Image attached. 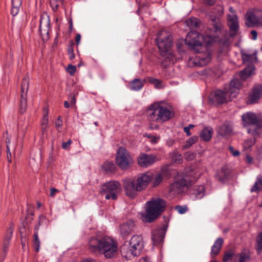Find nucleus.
<instances>
[{
    "label": "nucleus",
    "instance_id": "nucleus-47",
    "mask_svg": "<svg viewBox=\"0 0 262 262\" xmlns=\"http://www.w3.org/2000/svg\"><path fill=\"white\" fill-rule=\"evenodd\" d=\"M175 209L180 214L185 213L188 210L186 206H176Z\"/></svg>",
    "mask_w": 262,
    "mask_h": 262
},
{
    "label": "nucleus",
    "instance_id": "nucleus-4",
    "mask_svg": "<svg viewBox=\"0 0 262 262\" xmlns=\"http://www.w3.org/2000/svg\"><path fill=\"white\" fill-rule=\"evenodd\" d=\"M147 120L152 124L166 122L172 118L173 112L161 102H155L149 105L146 109Z\"/></svg>",
    "mask_w": 262,
    "mask_h": 262
},
{
    "label": "nucleus",
    "instance_id": "nucleus-64",
    "mask_svg": "<svg viewBox=\"0 0 262 262\" xmlns=\"http://www.w3.org/2000/svg\"><path fill=\"white\" fill-rule=\"evenodd\" d=\"M64 106L66 108H69L70 106V104L67 101H65L64 102Z\"/></svg>",
    "mask_w": 262,
    "mask_h": 262
},
{
    "label": "nucleus",
    "instance_id": "nucleus-20",
    "mask_svg": "<svg viewBox=\"0 0 262 262\" xmlns=\"http://www.w3.org/2000/svg\"><path fill=\"white\" fill-rule=\"evenodd\" d=\"M230 170L227 166H223L216 173L215 179L219 182L224 183L229 179Z\"/></svg>",
    "mask_w": 262,
    "mask_h": 262
},
{
    "label": "nucleus",
    "instance_id": "nucleus-36",
    "mask_svg": "<svg viewBox=\"0 0 262 262\" xmlns=\"http://www.w3.org/2000/svg\"><path fill=\"white\" fill-rule=\"evenodd\" d=\"M103 170L107 172H113L116 169V166L112 161H105L102 165Z\"/></svg>",
    "mask_w": 262,
    "mask_h": 262
},
{
    "label": "nucleus",
    "instance_id": "nucleus-13",
    "mask_svg": "<svg viewBox=\"0 0 262 262\" xmlns=\"http://www.w3.org/2000/svg\"><path fill=\"white\" fill-rule=\"evenodd\" d=\"M29 77L25 76L22 80L21 85V99L19 104V112L20 113H25L27 108V94L29 89Z\"/></svg>",
    "mask_w": 262,
    "mask_h": 262
},
{
    "label": "nucleus",
    "instance_id": "nucleus-46",
    "mask_svg": "<svg viewBox=\"0 0 262 262\" xmlns=\"http://www.w3.org/2000/svg\"><path fill=\"white\" fill-rule=\"evenodd\" d=\"M60 0H50V5L54 11H56L59 5Z\"/></svg>",
    "mask_w": 262,
    "mask_h": 262
},
{
    "label": "nucleus",
    "instance_id": "nucleus-16",
    "mask_svg": "<svg viewBox=\"0 0 262 262\" xmlns=\"http://www.w3.org/2000/svg\"><path fill=\"white\" fill-rule=\"evenodd\" d=\"M50 28V20L48 15H42L40 18L39 32L42 38L48 37Z\"/></svg>",
    "mask_w": 262,
    "mask_h": 262
},
{
    "label": "nucleus",
    "instance_id": "nucleus-9",
    "mask_svg": "<svg viewBox=\"0 0 262 262\" xmlns=\"http://www.w3.org/2000/svg\"><path fill=\"white\" fill-rule=\"evenodd\" d=\"M121 190V184L117 181H110L102 185L100 188V194L106 200H116Z\"/></svg>",
    "mask_w": 262,
    "mask_h": 262
},
{
    "label": "nucleus",
    "instance_id": "nucleus-6",
    "mask_svg": "<svg viewBox=\"0 0 262 262\" xmlns=\"http://www.w3.org/2000/svg\"><path fill=\"white\" fill-rule=\"evenodd\" d=\"M156 41L161 55L163 57H165L162 60V64L163 66L166 67L171 62H173L174 59V55L171 51L173 45L172 36L166 32L160 31L156 39Z\"/></svg>",
    "mask_w": 262,
    "mask_h": 262
},
{
    "label": "nucleus",
    "instance_id": "nucleus-23",
    "mask_svg": "<svg viewBox=\"0 0 262 262\" xmlns=\"http://www.w3.org/2000/svg\"><path fill=\"white\" fill-rule=\"evenodd\" d=\"M223 242V239L221 237H219L216 239L211 248V251L210 253L211 257L217 255L219 253L222 247Z\"/></svg>",
    "mask_w": 262,
    "mask_h": 262
},
{
    "label": "nucleus",
    "instance_id": "nucleus-18",
    "mask_svg": "<svg viewBox=\"0 0 262 262\" xmlns=\"http://www.w3.org/2000/svg\"><path fill=\"white\" fill-rule=\"evenodd\" d=\"M262 96V85L257 84L252 89L251 93L248 97V101L250 103H255L261 98Z\"/></svg>",
    "mask_w": 262,
    "mask_h": 262
},
{
    "label": "nucleus",
    "instance_id": "nucleus-12",
    "mask_svg": "<svg viewBox=\"0 0 262 262\" xmlns=\"http://www.w3.org/2000/svg\"><path fill=\"white\" fill-rule=\"evenodd\" d=\"M191 185V181L182 178L171 184L169 187V193L176 196L183 192L184 188Z\"/></svg>",
    "mask_w": 262,
    "mask_h": 262
},
{
    "label": "nucleus",
    "instance_id": "nucleus-63",
    "mask_svg": "<svg viewBox=\"0 0 262 262\" xmlns=\"http://www.w3.org/2000/svg\"><path fill=\"white\" fill-rule=\"evenodd\" d=\"M76 98H75V96H72V97L71 98V101H70L71 104H75L76 103Z\"/></svg>",
    "mask_w": 262,
    "mask_h": 262
},
{
    "label": "nucleus",
    "instance_id": "nucleus-55",
    "mask_svg": "<svg viewBox=\"0 0 262 262\" xmlns=\"http://www.w3.org/2000/svg\"><path fill=\"white\" fill-rule=\"evenodd\" d=\"M58 191H59L58 190H57V189H56L55 188H51L50 196L51 197H54L55 196V193Z\"/></svg>",
    "mask_w": 262,
    "mask_h": 262
},
{
    "label": "nucleus",
    "instance_id": "nucleus-56",
    "mask_svg": "<svg viewBox=\"0 0 262 262\" xmlns=\"http://www.w3.org/2000/svg\"><path fill=\"white\" fill-rule=\"evenodd\" d=\"M9 243H10L9 241L4 240L3 246H4V251H6V250H7L9 245Z\"/></svg>",
    "mask_w": 262,
    "mask_h": 262
},
{
    "label": "nucleus",
    "instance_id": "nucleus-31",
    "mask_svg": "<svg viewBox=\"0 0 262 262\" xmlns=\"http://www.w3.org/2000/svg\"><path fill=\"white\" fill-rule=\"evenodd\" d=\"M211 34H205L202 35V37L203 38V41L207 47L208 46L210 45L213 41L215 40V38H217L219 35L216 34L211 33Z\"/></svg>",
    "mask_w": 262,
    "mask_h": 262
},
{
    "label": "nucleus",
    "instance_id": "nucleus-34",
    "mask_svg": "<svg viewBox=\"0 0 262 262\" xmlns=\"http://www.w3.org/2000/svg\"><path fill=\"white\" fill-rule=\"evenodd\" d=\"M21 5V0H12L11 14L13 16L16 15Z\"/></svg>",
    "mask_w": 262,
    "mask_h": 262
},
{
    "label": "nucleus",
    "instance_id": "nucleus-44",
    "mask_svg": "<svg viewBox=\"0 0 262 262\" xmlns=\"http://www.w3.org/2000/svg\"><path fill=\"white\" fill-rule=\"evenodd\" d=\"M196 156V154L195 152H192L190 151H187L184 154V158L188 161H190L193 160Z\"/></svg>",
    "mask_w": 262,
    "mask_h": 262
},
{
    "label": "nucleus",
    "instance_id": "nucleus-57",
    "mask_svg": "<svg viewBox=\"0 0 262 262\" xmlns=\"http://www.w3.org/2000/svg\"><path fill=\"white\" fill-rule=\"evenodd\" d=\"M251 34L252 36V39L254 40H256L257 39V33L255 30H252L251 31Z\"/></svg>",
    "mask_w": 262,
    "mask_h": 262
},
{
    "label": "nucleus",
    "instance_id": "nucleus-8",
    "mask_svg": "<svg viewBox=\"0 0 262 262\" xmlns=\"http://www.w3.org/2000/svg\"><path fill=\"white\" fill-rule=\"evenodd\" d=\"M244 126H248V134L252 136H260L262 134V117L252 112L242 115Z\"/></svg>",
    "mask_w": 262,
    "mask_h": 262
},
{
    "label": "nucleus",
    "instance_id": "nucleus-51",
    "mask_svg": "<svg viewBox=\"0 0 262 262\" xmlns=\"http://www.w3.org/2000/svg\"><path fill=\"white\" fill-rule=\"evenodd\" d=\"M12 234H13V231L11 229H9L8 230V232L5 236L4 240L8 241L10 242L11 240V238L12 237Z\"/></svg>",
    "mask_w": 262,
    "mask_h": 262
},
{
    "label": "nucleus",
    "instance_id": "nucleus-24",
    "mask_svg": "<svg viewBox=\"0 0 262 262\" xmlns=\"http://www.w3.org/2000/svg\"><path fill=\"white\" fill-rule=\"evenodd\" d=\"M254 70V66L251 64L247 66L244 70L241 71L239 73V76L242 80H245L252 74Z\"/></svg>",
    "mask_w": 262,
    "mask_h": 262
},
{
    "label": "nucleus",
    "instance_id": "nucleus-39",
    "mask_svg": "<svg viewBox=\"0 0 262 262\" xmlns=\"http://www.w3.org/2000/svg\"><path fill=\"white\" fill-rule=\"evenodd\" d=\"M171 158L174 162L181 164L183 162L182 155L177 151H173L171 153Z\"/></svg>",
    "mask_w": 262,
    "mask_h": 262
},
{
    "label": "nucleus",
    "instance_id": "nucleus-61",
    "mask_svg": "<svg viewBox=\"0 0 262 262\" xmlns=\"http://www.w3.org/2000/svg\"><path fill=\"white\" fill-rule=\"evenodd\" d=\"M80 262H97V261L93 258H85L81 260Z\"/></svg>",
    "mask_w": 262,
    "mask_h": 262
},
{
    "label": "nucleus",
    "instance_id": "nucleus-28",
    "mask_svg": "<svg viewBox=\"0 0 262 262\" xmlns=\"http://www.w3.org/2000/svg\"><path fill=\"white\" fill-rule=\"evenodd\" d=\"M205 187L203 185H199L193 190L191 193L192 197L196 199H202L204 195Z\"/></svg>",
    "mask_w": 262,
    "mask_h": 262
},
{
    "label": "nucleus",
    "instance_id": "nucleus-11",
    "mask_svg": "<svg viewBox=\"0 0 262 262\" xmlns=\"http://www.w3.org/2000/svg\"><path fill=\"white\" fill-rule=\"evenodd\" d=\"M115 162L116 165L121 169L125 170L131 166L134 161L127 149L121 146L117 149Z\"/></svg>",
    "mask_w": 262,
    "mask_h": 262
},
{
    "label": "nucleus",
    "instance_id": "nucleus-54",
    "mask_svg": "<svg viewBox=\"0 0 262 262\" xmlns=\"http://www.w3.org/2000/svg\"><path fill=\"white\" fill-rule=\"evenodd\" d=\"M160 138V137L159 136H152L151 138H150V142L152 144L157 143L159 140Z\"/></svg>",
    "mask_w": 262,
    "mask_h": 262
},
{
    "label": "nucleus",
    "instance_id": "nucleus-49",
    "mask_svg": "<svg viewBox=\"0 0 262 262\" xmlns=\"http://www.w3.org/2000/svg\"><path fill=\"white\" fill-rule=\"evenodd\" d=\"M76 70V67L74 66H72L71 64H69L67 69V72L70 74V75L73 76L74 75Z\"/></svg>",
    "mask_w": 262,
    "mask_h": 262
},
{
    "label": "nucleus",
    "instance_id": "nucleus-38",
    "mask_svg": "<svg viewBox=\"0 0 262 262\" xmlns=\"http://www.w3.org/2000/svg\"><path fill=\"white\" fill-rule=\"evenodd\" d=\"M48 124V113H47L43 117L41 121V132L42 134H45L47 132V129Z\"/></svg>",
    "mask_w": 262,
    "mask_h": 262
},
{
    "label": "nucleus",
    "instance_id": "nucleus-10",
    "mask_svg": "<svg viewBox=\"0 0 262 262\" xmlns=\"http://www.w3.org/2000/svg\"><path fill=\"white\" fill-rule=\"evenodd\" d=\"M245 25L248 27L262 26V10L256 8L248 9L245 15Z\"/></svg>",
    "mask_w": 262,
    "mask_h": 262
},
{
    "label": "nucleus",
    "instance_id": "nucleus-60",
    "mask_svg": "<svg viewBox=\"0 0 262 262\" xmlns=\"http://www.w3.org/2000/svg\"><path fill=\"white\" fill-rule=\"evenodd\" d=\"M246 161L249 164H251L253 162V158L249 155H247L246 157Z\"/></svg>",
    "mask_w": 262,
    "mask_h": 262
},
{
    "label": "nucleus",
    "instance_id": "nucleus-40",
    "mask_svg": "<svg viewBox=\"0 0 262 262\" xmlns=\"http://www.w3.org/2000/svg\"><path fill=\"white\" fill-rule=\"evenodd\" d=\"M198 140V137L195 136H193L189 138L185 142V145L183 147V149L185 150L189 148L193 144H194Z\"/></svg>",
    "mask_w": 262,
    "mask_h": 262
},
{
    "label": "nucleus",
    "instance_id": "nucleus-25",
    "mask_svg": "<svg viewBox=\"0 0 262 262\" xmlns=\"http://www.w3.org/2000/svg\"><path fill=\"white\" fill-rule=\"evenodd\" d=\"M213 133L212 128L207 127L202 129L200 136L202 140L208 141L211 139Z\"/></svg>",
    "mask_w": 262,
    "mask_h": 262
},
{
    "label": "nucleus",
    "instance_id": "nucleus-62",
    "mask_svg": "<svg viewBox=\"0 0 262 262\" xmlns=\"http://www.w3.org/2000/svg\"><path fill=\"white\" fill-rule=\"evenodd\" d=\"M184 131L186 134L187 136H189L191 134V133L190 132V129H189V128H188L187 127H184Z\"/></svg>",
    "mask_w": 262,
    "mask_h": 262
},
{
    "label": "nucleus",
    "instance_id": "nucleus-2",
    "mask_svg": "<svg viewBox=\"0 0 262 262\" xmlns=\"http://www.w3.org/2000/svg\"><path fill=\"white\" fill-rule=\"evenodd\" d=\"M200 35L196 31L189 32L185 39V43L195 52L199 53L193 60L195 66L202 67L207 65L211 60V53L208 47L200 40Z\"/></svg>",
    "mask_w": 262,
    "mask_h": 262
},
{
    "label": "nucleus",
    "instance_id": "nucleus-35",
    "mask_svg": "<svg viewBox=\"0 0 262 262\" xmlns=\"http://www.w3.org/2000/svg\"><path fill=\"white\" fill-rule=\"evenodd\" d=\"M262 189V176L258 175L257 177L256 181L251 189V192H258Z\"/></svg>",
    "mask_w": 262,
    "mask_h": 262
},
{
    "label": "nucleus",
    "instance_id": "nucleus-5",
    "mask_svg": "<svg viewBox=\"0 0 262 262\" xmlns=\"http://www.w3.org/2000/svg\"><path fill=\"white\" fill-rule=\"evenodd\" d=\"M241 82L238 79L231 80L229 85L223 90H218L211 95V99L213 103L221 104L231 101L236 97L238 90L241 86Z\"/></svg>",
    "mask_w": 262,
    "mask_h": 262
},
{
    "label": "nucleus",
    "instance_id": "nucleus-32",
    "mask_svg": "<svg viewBox=\"0 0 262 262\" xmlns=\"http://www.w3.org/2000/svg\"><path fill=\"white\" fill-rule=\"evenodd\" d=\"M252 138L247 139L244 141L243 147L244 150H251L252 147L256 143V138L258 136H253Z\"/></svg>",
    "mask_w": 262,
    "mask_h": 262
},
{
    "label": "nucleus",
    "instance_id": "nucleus-27",
    "mask_svg": "<svg viewBox=\"0 0 262 262\" xmlns=\"http://www.w3.org/2000/svg\"><path fill=\"white\" fill-rule=\"evenodd\" d=\"M40 224L38 223L35 226L34 228V239L33 244L34 247L36 252H38L40 250V242L38 238V230L39 228Z\"/></svg>",
    "mask_w": 262,
    "mask_h": 262
},
{
    "label": "nucleus",
    "instance_id": "nucleus-59",
    "mask_svg": "<svg viewBox=\"0 0 262 262\" xmlns=\"http://www.w3.org/2000/svg\"><path fill=\"white\" fill-rule=\"evenodd\" d=\"M81 39V35L80 34H77L75 36V41L76 42L77 45L79 44L80 41Z\"/></svg>",
    "mask_w": 262,
    "mask_h": 262
},
{
    "label": "nucleus",
    "instance_id": "nucleus-26",
    "mask_svg": "<svg viewBox=\"0 0 262 262\" xmlns=\"http://www.w3.org/2000/svg\"><path fill=\"white\" fill-rule=\"evenodd\" d=\"M242 58L244 63H253L257 61L256 53L249 54L248 53H242Z\"/></svg>",
    "mask_w": 262,
    "mask_h": 262
},
{
    "label": "nucleus",
    "instance_id": "nucleus-53",
    "mask_svg": "<svg viewBox=\"0 0 262 262\" xmlns=\"http://www.w3.org/2000/svg\"><path fill=\"white\" fill-rule=\"evenodd\" d=\"M229 149L233 156L237 157V156H239V151L234 150V148L232 146H229Z\"/></svg>",
    "mask_w": 262,
    "mask_h": 262
},
{
    "label": "nucleus",
    "instance_id": "nucleus-3",
    "mask_svg": "<svg viewBox=\"0 0 262 262\" xmlns=\"http://www.w3.org/2000/svg\"><path fill=\"white\" fill-rule=\"evenodd\" d=\"M152 178L150 172L141 173L133 180L127 179L123 182V187L126 195L130 198H134L138 192L146 188Z\"/></svg>",
    "mask_w": 262,
    "mask_h": 262
},
{
    "label": "nucleus",
    "instance_id": "nucleus-33",
    "mask_svg": "<svg viewBox=\"0 0 262 262\" xmlns=\"http://www.w3.org/2000/svg\"><path fill=\"white\" fill-rule=\"evenodd\" d=\"M238 262H249L251 260L250 253L248 251H243L236 255Z\"/></svg>",
    "mask_w": 262,
    "mask_h": 262
},
{
    "label": "nucleus",
    "instance_id": "nucleus-22",
    "mask_svg": "<svg viewBox=\"0 0 262 262\" xmlns=\"http://www.w3.org/2000/svg\"><path fill=\"white\" fill-rule=\"evenodd\" d=\"M211 25L212 28L210 29L211 33H214L217 35L221 33V31L223 28V25L218 17H212L211 18Z\"/></svg>",
    "mask_w": 262,
    "mask_h": 262
},
{
    "label": "nucleus",
    "instance_id": "nucleus-1",
    "mask_svg": "<svg viewBox=\"0 0 262 262\" xmlns=\"http://www.w3.org/2000/svg\"><path fill=\"white\" fill-rule=\"evenodd\" d=\"M88 248L91 253L103 254L107 258H113L118 251L116 242L107 236L90 237L88 242Z\"/></svg>",
    "mask_w": 262,
    "mask_h": 262
},
{
    "label": "nucleus",
    "instance_id": "nucleus-29",
    "mask_svg": "<svg viewBox=\"0 0 262 262\" xmlns=\"http://www.w3.org/2000/svg\"><path fill=\"white\" fill-rule=\"evenodd\" d=\"M144 82L139 79H135L129 83V88L133 91H139L143 86Z\"/></svg>",
    "mask_w": 262,
    "mask_h": 262
},
{
    "label": "nucleus",
    "instance_id": "nucleus-43",
    "mask_svg": "<svg viewBox=\"0 0 262 262\" xmlns=\"http://www.w3.org/2000/svg\"><path fill=\"white\" fill-rule=\"evenodd\" d=\"M256 243V250L258 253H260L262 251V232L259 234Z\"/></svg>",
    "mask_w": 262,
    "mask_h": 262
},
{
    "label": "nucleus",
    "instance_id": "nucleus-45",
    "mask_svg": "<svg viewBox=\"0 0 262 262\" xmlns=\"http://www.w3.org/2000/svg\"><path fill=\"white\" fill-rule=\"evenodd\" d=\"M73 45L74 42L73 41H71V45L69 46L68 50V55L71 60L73 59L75 57L73 47Z\"/></svg>",
    "mask_w": 262,
    "mask_h": 262
},
{
    "label": "nucleus",
    "instance_id": "nucleus-7",
    "mask_svg": "<svg viewBox=\"0 0 262 262\" xmlns=\"http://www.w3.org/2000/svg\"><path fill=\"white\" fill-rule=\"evenodd\" d=\"M165 201L160 198H152L146 203L145 212L142 214L144 222L151 223L156 220L165 210Z\"/></svg>",
    "mask_w": 262,
    "mask_h": 262
},
{
    "label": "nucleus",
    "instance_id": "nucleus-50",
    "mask_svg": "<svg viewBox=\"0 0 262 262\" xmlns=\"http://www.w3.org/2000/svg\"><path fill=\"white\" fill-rule=\"evenodd\" d=\"M72 143V141L71 139H69L66 142H63L62 144V148L64 149L68 150L70 148V146Z\"/></svg>",
    "mask_w": 262,
    "mask_h": 262
},
{
    "label": "nucleus",
    "instance_id": "nucleus-52",
    "mask_svg": "<svg viewBox=\"0 0 262 262\" xmlns=\"http://www.w3.org/2000/svg\"><path fill=\"white\" fill-rule=\"evenodd\" d=\"M150 82L155 84L156 86H158V85L161 84V81L158 79L156 78H150Z\"/></svg>",
    "mask_w": 262,
    "mask_h": 262
},
{
    "label": "nucleus",
    "instance_id": "nucleus-58",
    "mask_svg": "<svg viewBox=\"0 0 262 262\" xmlns=\"http://www.w3.org/2000/svg\"><path fill=\"white\" fill-rule=\"evenodd\" d=\"M176 46L179 52H183V50L182 49V47L183 46V44L182 43H180L179 42H177Z\"/></svg>",
    "mask_w": 262,
    "mask_h": 262
},
{
    "label": "nucleus",
    "instance_id": "nucleus-15",
    "mask_svg": "<svg viewBox=\"0 0 262 262\" xmlns=\"http://www.w3.org/2000/svg\"><path fill=\"white\" fill-rule=\"evenodd\" d=\"M166 230V227L164 226L152 231L151 239L154 245L159 246L163 243Z\"/></svg>",
    "mask_w": 262,
    "mask_h": 262
},
{
    "label": "nucleus",
    "instance_id": "nucleus-17",
    "mask_svg": "<svg viewBox=\"0 0 262 262\" xmlns=\"http://www.w3.org/2000/svg\"><path fill=\"white\" fill-rule=\"evenodd\" d=\"M156 156L154 155H147L146 154H141L138 159V165L142 167H147L156 161Z\"/></svg>",
    "mask_w": 262,
    "mask_h": 262
},
{
    "label": "nucleus",
    "instance_id": "nucleus-37",
    "mask_svg": "<svg viewBox=\"0 0 262 262\" xmlns=\"http://www.w3.org/2000/svg\"><path fill=\"white\" fill-rule=\"evenodd\" d=\"M153 181L152 183V186L156 187L159 186L163 180V175L161 173H158L154 177L152 176Z\"/></svg>",
    "mask_w": 262,
    "mask_h": 262
},
{
    "label": "nucleus",
    "instance_id": "nucleus-14",
    "mask_svg": "<svg viewBox=\"0 0 262 262\" xmlns=\"http://www.w3.org/2000/svg\"><path fill=\"white\" fill-rule=\"evenodd\" d=\"M143 248V242L141 236L135 235L132 236L129 245V251L133 256L140 254Z\"/></svg>",
    "mask_w": 262,
    "mask_h": 262
},
{
    "label": "nucleus",
    "instance_id": "nucleus-48",
    "mask_svg": "<svg viewBox=\"0 0 262 262\" xmlns=\"http://www.w3.org/2000/svg\"><path fill=\"white\" fill-rule=\"evenodd\" d=\"M62 125V120L61 116H59L55 122V126L58 132H60L61 126Z\"/></svg>",
    "mask_w": 262,
    "mask_h": 262
},
{
    "label": "nucleus",
    "instance_id": "nucleus-19",
    "mask_svg": "<svg viewBox=\"0 0 262 262\" xmlns=\"http://www.w3.org/2000/svg\"><path fill=\"white\" fill-rule=\"evenodd\" d=\"M228 25L229 28L230 36H234L239 29V25L237 16L236 15H228Z\"/></svg>",
    "mask_w": 262,
    "mask_h": 262
},
{
    "label": "nucleus",
    "instance_id": "nucleus-30",
    "mask_svg": "<svg viewBox=\"0 0 262 262\" xmlns=\"http://www.w3.org/2000/svg\"><path fill=\"white\" fill-rule=\"evenodd\" d=\"M232 130V126L228 123H224L219 129V133L222 136L230 135Z\"/></svg>",
    "mask_w": 262,
    "mask_h": 262
},
{
    "label": "nucleus",
    "instance_id": "nucleus-21",
    "mask_svg": "<svg viewBox=\"0 0 262 262\" xmlns=\"http://www.w3.org/2000/svg\"><path fill=\"white\" fill-rule=\"evenodd\" d=\"M135 227V224L132 221H128L125 223L120 225L119 232L120 234L123 237L128 235L133 231Z\"/></svg>",
    "mask_w": 262,
    "mask_h": 262
},
{
    "label": "nucleus",
    "instance_id": "nucleus-41",
    "mask_svg": "<svg viewBox=\"0 0 262 262\" xmlns=\"http://www.w3.org/2000/svg\"><path fill=\"white\" fill-rule=\"evenodd\" d=\"M198 19L191 17L186 20V25L189 28H195L199 26Z\"/></svg>",
    "mask_w": 262,
    "mask_h": 262
},
{
    "label": "nucleus",
    "instance_id": "nucleus-42",
    "mask_svg": "<svg viewBox=\"0 0 262 262\" xmlns=\"http://www.w3.org/2000/svg\"><path fill=\"white\" fill-rule=\"evenodd\" d=\"M235 254V252L233 249H229L226 251L223 256V262H227L231 260Z\"/></svg>",
    "mask_w": 262,
    "mask_h": 262
}]
</instances>
